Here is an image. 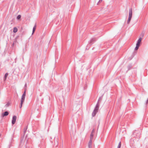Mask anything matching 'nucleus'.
I'll list each match as a JSON object with an SVG mask.
<instances>
[{"instance_id":"1","label":"nucleus","mask_w":148,"mask_h":148,"mask_svg":"<svg viewBox=\"0 0 148 148\" xmlns=\"http://www.w3.org/2000/svg\"><path fill=\"white\" fill-rule=\"evenodd\" d=\"M25 91L23 94V95L21 98V106L20 107V108H21L22 107V105L24 101L25 100Z\"/></svg>"},{"instance_id":"9","label":"nucleus","mask_w":148,"mask_h":148,"mask_svg":"<svg viewBox=\"0 0 148 148\" xmlns=\"http://www.w3.org/2000/svg\"><path fill=\"white\" fill-rule=\"evenodd\" d=\"M17 30L18 29L16 27H14V28L13 32L14 33H16L17 32Z\"/></svg>"},{"instance_id":"7","label":"nucleus","mask_w":148,"mask_h":148,"mask_svg":"<svg viewBox=\"0 0 148 148\" xmlns=\"http://www.w3.org/2000/svg\"><path fill=\"white\" fill-rule=\"evenodd\" d=\"M92 140H90L88 143V146L89 148H92Z\"/></svg>"},{"instance_id":"3","label":"nucleus","mask_w":148,"mask_h":148,"mask_svg":"<svg viewBox=\"0 0 148 148\" xmlns=\"http://www.w3.org/2000/svg\"><path fill=\"white\" fill-rule=\"evenodd\" d=\"M132 15V9H130L129 10V17L128 18V20L127 21V23H129L130 22V21H131Z\"/></svg>"},{"instance_id":"2","label":"nucleus","mask_w":148,"mask_h":148,"mask_svg":"<svg viewBox=\"0 0 148 148\" xmlns=\"http://www.w3.org/2000/svg\"><path fill=\"white\" fill-rule=\"evenodd\" d=\"M142 40V38H140L138 39L137 43H136V47L135 48V50H137L138 49L139 47L140 46V45L141 41Z\"/></svg>"},{"instance_id":"13","label":"nucleus","mask_w":148,"mask_h":148,"mask_svg":"<svg viewBox=\"0 0 148 148\" xmlns=\"http://www.w3.org/2000/svg\"><path fill=\"white\" fill-rule=\"evenodd\" d=\"M21 15H19L17 16V19H19L21 18Z\"/></svg>"},{"instance_id":"5","label":"nucleus","mask_w":148,"mask_h":148,"mask_svg":"<svg viewBox=\"0 0 148 148\" xmlns=\"http://www.w3.org/2000/svg\"><path fill=\"white\" fill-rule=\"evenodd\" d=\"M17 119V117L16 116H14L12 117V124L14 125L15 124Z\"/></svg>"},{"instance_id":"15","label":"nucleus","mask_w":148,"mask_h":148,"mask_svg":"<svg viewBox=\"0 0 148 148\" xmlns=\"http://www.w3.org/2000/svg\"><path fill=\"white\" fill-rule=\"evenodd\" d=\"M102 1V0H99V2H101Z\"/></svg>"},{"instance_id":"14","label":"nucleus","mask_w":148,"mask_h":148,"mask_svg":"<svg viewBox=\"0 0 148 148\" xmlns=\"http://www.w3.org/2000/svg\"><path fill=\"white\" fill-rule=\"evenodd\" d=\"M148 99L146 102V103L147 104L148 103Z\"/></svg>"},{"instance_id":"10","label":"nucleus","mask_w":148,"mask_h":148,"mask_svg":"<svg viewBox=\"0 0 148 148\" xmlns=\"http://www.w3.org/2000/svg\"><path fill=\"white\" fill-rule=\"evenodd\" d=\"M36 29V26H35L33 28V32H32V34L34 33L35 30Z\"/></svg>"},{"instance_id":"8","label":"nucleus","mask_w":148,"mask_h":148,"mask_svg":"<svg viewBox=\"0 0 148 148\" xmlns=\"http://www.w3.org/2000/svg\"><path fill=\"white\" fill-rule=\"evenodd\" d=\"M9 113L8 112H5L3 114H2V116L4 117L5 116H6L8 115Z\"/></svg>"},{"instance_id":"12","label":"nucleus","mask_w":148,"mask_h":148,"mask_svg":"<svg viewBox=\"0 0 148 148\" xmlns=\"http://www.w3.org/2000/svg\"><path fill=\"white\" fill-rule=\"evenodd\" d=\"M8 73H6L5 74V79H6L7 77L8 76Z\"/></svg>"},{"instance_id":"11","label":"nucleus","mask_w":148,"mask_h":148,"mask_svg":"<svg viewBox=\"0 0 148 148\" xmlns=\"http://www.w3.org/2000/svg\"><path fill=\"white\" fill-rule=\"evenodd\" d=\"M121 145V142H120L119 144V145L117 147V148H120Z\"/></svg>"},{"instance_id":"4","label":"nucleus","mask_w":148,"mask_h":148,"mask_svg":"<svg viewBox=\"0 0 148 148\" xmlns=\"http://www.w3.org/2000/svg\"><path fill=\"white\" fill-rule=\"evenodd\" d=\"M99 109L98 106H97L92 113V116H94L97 112Z\"/></svg>"},{"instance_id":"6","label":"nucleus","mask_w":148,"mask_h":148,"mask_svg":"<svg viewBox=\"0 0 148 148\" xmlns=\"http://www.w3.org/2000/svg\"><path fill=\"white\" fill-rule=\"evenodd\" d=\"M95 132V130H93L90 134V140H92V139L93 138V135H94V133Z\"/></svg>"}]
</instances>
